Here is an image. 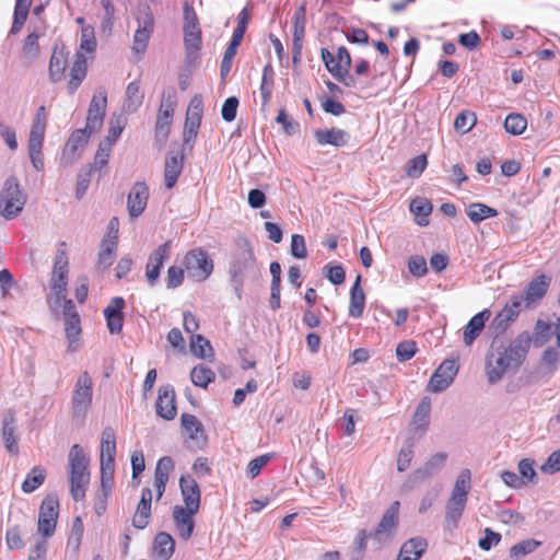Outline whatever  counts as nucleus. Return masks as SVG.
Segmentation results:
<instances>
[{"label":"nucleus","mask_w":560,"mask_h":560,"mask_svg":"<svg viewBox=\"0 0 560 560\" xmlns=\"http://www.w3.org/2000/svg\"><path fill=\"white\" fill-rule=\"evenodd\" d=\"M530 337L532 342L536 348L542 347L551 337V326L547 322L538 319L535 323L534 332Z\"/></svg>","instance_id":"obj_45"},{"label":"nucleus","mask_w":560,"mask_h":560,"mask_svg":"<svg viewBox=\"0 0 560 560\" xmlns=\"http://www.w3.org/2000/svg\"><path fill=\"white\" fill-rule=\"evenodd\" d=\"M458 369L459 365L457 364V360H444L432 374L428 384V390L431 393H441L448 388L453 383Z\"/></svg>","instance_id":"obj_12"},{"label":"nucleus","mask_w":560,"mask_h":560,"mask_svg":"<svg viewBox=\"0 0 560 560\" xmlns=\"http://www.w3.org/2000/svg\"><path fill=\"white\" fill-rule=\"evenodd\" d=\"M470 487L471 472L468 468H465L458 474L446 503L445 527L448 530L457 527L467 503Z\"/></svg>","instance_id":"obj_3"},{"label":"nucleus","mask_w":560,"mask_h":560,"mask_svg":"<svg viewBox=\"0 0 560 560\" xmlns=\"http://www.w3.org/2000/svg\"><path fill=\"white\" fill-rule=\"evenodd\" d=\"M67 55L68 54L65 51V48H54L49 61V78L52 82L61 80L67 67Z\"/></svg>","instance_id":"obj_34"},{"label":"nucleus","mask_w":560,"mask_h":560,"mask_svg":"<svg viewBox=\"0 0 560 560\" xmlns=\"http://www.w3.org/2000/svg\"><path fill=\"white\" fill-rule=\"evenodd\" d=\"M80 48L86 52H94L96 49V39L94 35V27L91 25H83L81 28V44Z\"/></svg>","instance_id":"obj_55"},{"label":"nucleus","mask_w":560,"mask_h":560,"mask_svg":"<svg viewBox=\"0 0 560 560\" xmlns=\"http://www.w3.org/2000/svg\"><path fill=\"white\" fill-rule=\"evenodd\" d=\"M174 113H170V110H164V108L159 109L158 119L155 124V138L160 143H164L168 137L170 128L172 124Z\"/></svg>","instance_id":"obj_38"},{"label":"nucleus","mask_w":560,"mask_h":560,"mask_svg":"<svg viewBox=\"0 0 560 560\" xmlns=\"http://www.w3.org/2000/svg\"><path fill=\"white\" fill-rule=\"evenodd\" d=\"M137 23L138 27L133 36L132 50L136 54H143L148 47L154 27V18L149 11V8L138 12Z\"/></svg>","instance_id":"obj_13"},{"label":"nucleus","mask_w":560,"mask_h":560,"mask_svg":"<svg viewBox=\"0 0 560 560\" xmlns=\"http://www.w3.org/2000/svg\"><path fill=\"white\" fill-rule=\"evenodd\" d=\"M201 33L200 26H199V20L197 16V13L195 12V9L191 4L188 2H185L184 4V25H183V33Z\"/></svg>","instance_id":"obj_48"},{"label":"nucleus","mask_w":560,"mask_h":560,"mask_svg":"<svg viewBox=\"0 0 560 560\" xmlns=\"http://www.w3.org/2000/svg\"><path fill=\"white\" fill-rule=\"evenodd\" d=\"M126 125L122 115L113 114L108 121V135L103 142H108L110 147L118 140Z\"/></svg>","instance_id":"obj_46"},{"label":"nucleus","mask_w":560,"mask_h":560,"mask_svg":"<svg viewBox=\"0 0 560 560\" xmlns=\"http://www.w3.org/2000/svg\"><path fill=\"white\" fill-rule=\"evenodd\" d=\"M257 260L250 242L238 236L234 241V250L229 266L230 280L238 299L242 296V287L245 278L256 275Z\"/></svg>","instance_id":"obj_2"},{"label":"nucleus","mask_w":560,"mask_h":560,"mask_svg":"<svg viewBox=\"0 0 560 560\" xmlns=\"http://www.w3.org/2000/svg\"><path fill=\"white\" fill-rule=\"evenodd\" d=\"M171 252V242H165L160 245L153 253H151L145 270L148 283L153 287L160 277L161 268L164 260L168 258Z\"/></svg>","instance_id":"obj_18"},{"label":"nucleus","mask_w":560,"mask_h":560,"mask_svg":"<svg viewBox=\"0 0 560 560\" xmlns=\"http://www.w3.org/2000/svg\"><path fill=\"white\" fill-rule=\"evenodd\" d=\"M491 312L483 310L472 316L464 328V343L469 347L478 338L485 328L486 323L489 320Z\"/></svg>","instance_id":"obj_25"},{"label":"nucleus","mask_w":560,"mask_h":560,"mask_svg":"<svg viewBox=\"0 0 560 560\" xmlns=\"http://www.w3.org/2000/svg\"><path fill=\"white\" fill-rule=\"evenodd\" d=\"M59 501L56 495L48 494L42 502L37 522L38 532L50 537L56 529L58 517Z\"/></svg>","instance_id":"obj_10"},{"label":"nucleus","mask_w":560,"mask_h":560,"mask_svg":"<svg viewBox=\"0 0 560 560\" xmlns=\"http://www.w3.org/2000/svg\"><path fill=\"white\" fill-rule=\"evenodd\" d=\"M70 468V492L74 501H81L90 482L89 458L79 444L72 445L68 454Z\"/></svg>","instance_id":"obj_4"},{"label":"nucleus","mask_w":560,"mask_h":560,"mask_svg":"<svg viewBox=\"0 0 560 560\" xmlns=\"http://www.w3.org/2000/svg\"><path fill=\"white\" fill-rule=\"evenodd\" d=\"M431 401L430 398L423 397L418 404L409 424V436L420 439L424 435L430 424Z\"/></svg>","instance_id":"obj_15"},{"label":"nucleus","mask_w":560,"mask_h":560,"mask_svg":"<svg viewBox=\"0 0 560 560\" xmlns=\"http://www.w3.org/2000/svg\"><path fill=\"white\" fill-rule=\"evenodd\" d=\"M477 118L475 113L469 110H463L457 115L454 121V128L456 131L467 133L476 125Z\"/></svg>","instance_id":"obj_53"},{"label":"nucleus","mask_w":560,"mask_h":560,"mask_svg":"<svg viewBox=\"0 0 560 560\" xmlns=\"http://www.w3.org/2000/svg\"><path fill=\"white\" fill-rule=\"evenodd\" d=\"M197 513L198 512L194 510H187L182 505H175L173 508V520L176 530L178 536L185 541L192 536L195 528L194 515Z\"/></svg>","instance_id":"obj_19"},{"label":"nucleus","mask_w":560,"mask_h":560,"mask_svg":"<svg viewBox=\"0 0 560 560\" xmlns=\"http://www.w3.org/2000/svg\"><path fill=\"white\" fill-rule=\"evenodd\" d=\"M315 138L322 145L343 147L348 142L349 135L345 130L337 128L319 129L315 131Z\"/></svg>","instance_id":"obj_32"},{"label":"nucleus","mask_w":560,"mask_h":560,"mask_svg":"<svg viewBox=\"0 0 560 560\" xmlns=\"http://www.w3.org/2000/svg\"><path fill=\"white\" fill-rule=\"evenodd\" d=\"M236 51H237V47L234 46V44H229L225 51H224V55H223V58H222V61H221V68H220V75L222 79H225L231 69H232V63H233V59L236 55Z\"/></svg>","instance_id":"obj_60"},{"label":"nucleus","mask_w":560,"mask_h":560,"mask_svg":"<svg viewBox=\"0 0 560 560\" xmlns=\"http://www.w3.org/2000/svg\"><path fill=\"white\" fill-rule=\"evenodd\" d=\"M184 264L189 277L196 281L206 280L213 271V261L201 248L189 250L185 255Z\"/></svg>","instance_id":"obj_9"},{"label":"nucleus","mask_w":560,"mask_h":560,"mask_svg":"<svg viewBox=\"0 0 560 560\" xmlns=\"http://www.w3.org/2000/svg\"><path fill=\"white\" fill-rule=\"evenodd\" d=\"M191 353L200 359H213V349L208 339L202 335H194L190 341Z\"/></svg>","instance_id":"obj_40"},{"label":"nucleus","mask_w":560,"mask_h":560,"mask_svg":"<svg viewBox=\"0 0 560 560\" xmlns=\"http://www.w3.org/2000/svg\"><path fill=\"white\" fill-rule=\"evenodd\" d=\"M42 35L43 33L34 30L26 36L22 47V54L27 63L34 62L39 57L40 47L38 39Z\"/></svg>","instance_id":"obj_36"},{"label":"nucleus","mask_w":560,"mask_h":560,"mask_svg":"<svg viewBox=\"0 0 560 560\" xmlns=\"http://www.w3.org/2000/svg\"><path fill=\"white\" fill-rule=\"evenodd\" d=\"M250 15L247 8H244L237 16V26L235 27L230 44L238 47L243 40Z\"/></svg>","instance_id":"obj_49"},{"label":"nucleus","mask_w":560,"mask_h":560,"mask_svg":"<svg viewBox=\"0 0 560 560\" xmlns=\"http://www.w3.org/2000/svg\"><path fill=\"white\" fill-rule=\"evenodd\" d=\"M214 372L210 368L202 364L195 366L190 372V380L195 386L206 388L211 382L214 381Z\"/></svg>","instance_id":"obj_41"},{"label":"nucleus","mask_w":560,"mask_h":560,"mask_svg":"<svg viewBox=\"0 0 560 560\" xmlns=\"http://www.w3.org/2000/svg\"><path fill=\"white\" fill-rule=\"evenodd\" d=\"M503 126L506 132L518 136L525 131L527 121L523 115L512 113L506 116Z\"/></svg>","instance_id":"obj_47"},{"label":"nucleus","mask_w":560,"mask_h":560,"mask_svg":"<svg viewBox=\"0 0 560 560\" xmlns=\"http://www.w3.org/2000/svg\"><path fill=\"white\" fill-rule=\"evenodd\" d=\"M416 342L411 340L399 342L396 347V355L400 362L410 360L416 354Z\"/></svg>","instance_id":"obj_64"},{"label":"nucleus","mask_w":560,"mask_h":560,"mask_svg":"<svg viewBox=\"0 0 560 560\" xmlns=\"http://www.w3.org/2000/svg\"><path fill=\"white\" fill-rule=\"evenodd\" d=\"M91 133L86 128L77 129L71 133L62 152V160L66 163L72 164L80 158L81 151L88 143Z\"/></svg>","instance_id":"obj_16"},{"label":"nucleus","mask_w":560,"mask_h":560,"mask_svg":"<svg viewBox=\"0 0 560 560\" xmlns=\"http://www.w3.org/2000/svg\"><path fill=\"white\" fill-rule=\"evenodd\" d=\"M175 549L173 537L166 532H160L153 542V557L155 560H168Z\"/></svg>","instance_id":"obj_29"},{"label":"nucleus","mask_w":560,"mask_h":560,"mask_svg":"<svg viewBox=\"0 0 560 560\" xmlns=\"http://www.w3.org/2000/svg\"><path fill=\"white\" fill-rule=\"evenodd\" d=\"M273 78V69L270 63H267L262 70V78L260 84V94L262 97V106H266L271 96V85Z\"/></svg>","instance_id":"obj_52"},{"label":"nucleus","mask_w":560,"mask_h":560,"mask_svg":"<svg viewBox=\"0 0 560 560\" xmlns=\"http://www.w3.org/2000/svg\"><path fill=\"white\" fill-rule=\"evenodd\" d=\"M498 211L485 203H471L467 209V215L474 223H479L487 218L495 217Z\"/></svg>","instance_id":"obj_43"},{"label":"nucleus","mask_w":560,"mask_h":560,"mask_svg":"<svg viewBox=\"0 0 560 560\" xmlns=\"http://www.w3.org/2000/svg\"><path fill=\"white\" fill-rule=\"evenodd\" d=\"M179 487L185 509L198 512L200 508V489L197 481L190 475L182 476Z\"/></svg>","instance_id":"obj_23"},{"label":"nucleus","mask_w":560,"mask_h":560,"mask_svg":"<svg viewBox=\"0 0 560 560\" xmlns=\"http://www.w3.org/2000/svg\"><path fill=\"white\" fill-rule=\"evenodd\" d=\"M184 163V153L183 152H168L165 156V167H164V180L165 187L171 189L175 186L178 176L182 173Z\"/></svg>","instance_id":"obj_24"},{"label":"nucleus","mask_w":560,"mask_h":560,"mask_svg":"<svg viewBox=\"0 0 560 560\" xmlns=\"http://www.w3.org/2000/svg\"><path fill=\"white\" fill-rule=\"evenodd\" d=\"M151 516V503H141L137 505L136 513L132 517V525L138 529H143L149 524Z\"/></svg>","instance_id":"obj_54"},{"label":"nucleus","mask_w":560,"mask_h":560,"mask_svg":"<svg viewBox=\"0 0 560 560\" xmlns=\"http://www.w3.org/2000/svg\"><path fill=\"white\" fill-rule=\"evenodd\" d=\"M174 469V460L170 456H164L159 459L155 471L154 479H162L168 481V477L171 471Z\"/></svg>","instance_id":"obj_58"},{"label":"nucleus","mask_w":560,"mask_h":560,"mask_svg":"<svg viewBox=\"0 0 560 560\" xmlns=\"http://www.w3.org/2000/svg\"><path fill=\"white\" fill-rule=\"evenodd\" d=\"M447 453L439 452L432 455L421 467L415 469L407 478L404 488L413 489L416 486L435 476L445 466Z\"/></svg>","instance_id":"obj_8"},{"label":"nucleus","mask_w":560,"mask_h":560,"mask_svg":"<svg viewBox=\"0 0 560 560\" xmlns=\"http://www.w3.org/2000/svg\"><path fill=\"white\" fill-rule=\"evenodd\" d=\"M116 434L112 427H105L101 439V463L115 464Z\"/></svg>","instance_id":"obj_31"},{"label":"nucleus","mask_w":560,"mask_h":560,"mask_svg":"<svg viewBox=\"0 0 560 560\" xmlns=\"http://www.w3.org/2000/svg\"><path fill=\"white\" fill-rule=\"evenodd\" d=\"M125 300L120 296L112 299L110 304L104 310L107 328L112 335H118L122 330Z\"/></svg>","instance_id":"obj_22"},{"label":"nucleus","mask_w":560,"mask_h":560,"mask_svg":"<svg viewBox=\"0 0 560 560\" xmlns=\"http://www.w3.org/2000/svg\"><path fill=\"white\" fill-rule=\"evenodd\" d=\"M532 343L528 331L518 334L509 346L503 340L493 339L485 362V372L490 384H495L508 373H516L525 362Z\"/></svg>","instance_id":"obj_1"},{"label":"nucleus","mask_w":560,"mask_h":560,"mask_svg":"<svg viewBox=\"0 0 560 560\" xmlns=\"http://www.w3.org/2000/svg\"><path fill=\"white\" fill-rule=\"evenodd\" d=\"M202 45L201 33L184 34L185 63L195 67L200 58Z\"/></svg>","instance_id":"obj_27"},{"label":"nucleus","mask_w":560,"mask_h":560,"mask_svg":"<svg viewBox=\"0 0 560 560\" xmlns=\"http://www.w3.org/2000/svg\"><path fill=\"white\" fill-rule=\"evenodd\" d=\"M65 331L69 341L68 350L74 352L80 348L79 336L81 334L80 318L65 320Z\"/></svg>","instance_id":"obj_42"},{"label":"nucleus","mask_w":560,"mask_h":560,"mask_svg":"<svg viewBox=\"0 0 560 560\" xmlns=\"http://www.w3.org/2000/svg\"><path fill=\"white\" fill-rule=\"evenodd\" d=\"M290 254L296 259H305L307 257V248L303 235L293 234L291 236Z\"/></svg>","instance_id":"obj_57"},{"label":"nucleus","mask_w":560,"mask_h":560,"mask_svg":"<svg viewBox=\"0 0 560 560\" xmlns=\"http://www.w3.org/2000/svg\"><path fill=\"white\" fill-rule=\"evenodd\" d=\"M540 546V541L535 539H526L518 544H515L510 549V557L513 559H521L528 553H532Z\"/></svg>","instance_id":"obj_51"},{"label":"nucleus","mask_w":560,"mask_h":560,"mask_svg":"<svg viewBox=\"0 0 560 560\" xmlns=\"http://www.w3.org/2000/svg\"><path fill=\"white\" fill-rule=\"evenodd\" d=\"M399 506L400 503L398 501H394L383 514L375 530L370 533L371 538L378 547L390 542L394 538L395 530L398 526Z\"/></svg>","instance_id":"obj_7"},{"label":"nucleus","mask_w":560,"mask_h":560,"mask_svg":"<svg viewBox=\"0 0 560 560\" xmlns=\"http://www.w3.org/2000/svg\"><path fill=\"white\" fill-rule=\"evenodd\" d=\"M68 258L66 253L58 250L55 256L51 289L55 294V305L59 306L67 292Z\"/></svg>","instance_id":"obj_11"},{"label":"nucleus","mask_w":560,"mask_h":560,"mask_svg":"<svg viewBox=\"0 0 560 560\" xmlns=\"http://www.w3.org/2000/svg\"><path fill=\"white\" fill-rule=\"evenodd\" d=\"M237 107H238L237 97L236 96L228 97L222 105V109H221L222 119L228 122L233 121L236 117Z\"/></svg>","instance_id":"obj_63"},{"label":"nucleus","mask_w":560,"mask_h":560,"mask_svg":"<svg viewBox=\"0 0 560 560\" xmlns=\"http://www.w3.org/2000/svg\"><path fill=\"white\" fill-rule=\"evenodd\" d=\"M410 211L416 215V221L419 225L424 226L429 224L428 217L432 212V203L424 198H415L410 202Z\"/></svg>","instance_id":"obj_37"},{"label":"nucleus","mask_w":560,"mask_h":560,"mask_svg":"<svg viewBox=\"0 0 560 560\" xmlns=\"http://www.w3.org/2000/svg\"><path fill=\"white\" fill-rule=\"evenodd\" d=\"M180 424L188 438L197 443V445L206 442L203 434V425L198 418L190 413H183L180 417Z\"/></svg>","instance_id":"obj_30"},{"label":"nucleus","mask_w":560,"mask_h":560,"mask_svg":"<svg viewBox=\"0 0 560 560\" xmlns=\"http://www.w3.org/2000/svg\"><path fill=\"white\" fill-rule=\"evenodd\" d=\"M428 164V160L425 154H420L413 159H411L406 167V174L407 176L411 178H418L422 172L424 171L425 166Z\"/></svg>","instance_id":"obj_56"},{"label":"nucleus","mask_w":560,"mask_h":560,"mask_svg":"<svg viewBox=\"0 0 560 560\" xmlns=\"http://www.w3.org/2000/svg\"><path fill=\"white\" fill-rule=\"evenodd\" d=\"M2 440L5 450L11 455H18L19 445L16 438L15 417L11 411L5 413L2 419Z\"/></svg>","instance_id":"obj_26"},{"label":"nucleus","mask_w":560,"mask_h":560,"mask_svg":"<svg viewBox=\"0 0 560 560\" xmlns=\"http://www.w3.org/2000/svg\"><path fill=\"white\" fill-rule=\"evenodd\" d=\"M416 445V439L413 436H408L402 444V447L400 448L398 456H397V469L398 471L402 472L406 471L411 464V460L413 458L415 448Z\"/></svg>","instance_id":"obj_39"},{"label":"nucleus","mask_w":560,"mask_h":560,"mask_svg":"<svg viewBox=\"0 0 560 560\" xmlns=\"http://www.w3.org/2000/svg\"><path fill=\"white\" fill-rule=\"evenodd\" d=\"M86 58L82 52L78 51L74 55L73 65L70 70V77H73L74 79H84L86 75Z\"/></svg>","instance_id":"obj_62"},{"label":"nucleus","mask_w":560,"mask_h":560,"mask_svg":"<svg viewBox=\"0 0 560 560\" xmlns=\"http://www.w3.org/2000/svg\"><path fill=\"white\" fill-rule=\"evenodd\" d=\"M46 477V471L40 466H35L27 475L26 479L22 483V490L25 493L35 491L39 486L43 485Z\"/></svg>","instance_id":"obj_44"},{"label":"nucleus","mask_w":560,"mask_h":560,"mask_svg":"<svg viewBox=\"0 0 560 560\" xmlns=\"http://www.w3.org/2000/svg\"><path fill=\"white\" fill-rule=\"evenodd\" d=\"M107 105V93L105 89L101 88L93 95L86 117L85 128L90 130V132L97 131L102 125L106 113Z\"/></svg>","instance_id":"obj_14"},{"label":"nucleus","mask_w":560,"mask_h":560,"mask_svg":"<svg viewBox=\"0 0 560 560\" xmlns=\"http://www.w3.org/2000/svg\"><path fill=\"white\" fill-rule=\"evenodd\" d=\"M427 540L422 537L410 538L400 547L397 560H419L427 550Z\"/></svg>","instance_id":"obj_28"},{"label":"nucleus","mask_w":560,"mask_h":560,"mask_svg":"<svg viewBox=\"0 0 560 560\" xmlns=\"http://www.w3.org/2000/svg\"><path fill=\"white\" fill-rule=\"evenodd\" d=\"M116 250L117 235H113L112 238H104L98 253L97 268L105 270L110 267L114 261Z\"/></svg>","instance_id":"obj_35"},{"label":"nucleus","mask_w":560,"mask_h":560,"mask_svg":"<svg viewBox=\"0 0 560 560\" xmlns=\"http://www.w3.org/2000/svg\"><path fill=\"white\" fill-rule=\"evenodd\" d=\"M408 269L413 277H423L428 272L427 260L423 256H411L408 260Z\"/></svg>","instance_id":"obj_61"},{"label":"nucleus","mask_w":560,"mask_h":560,"mask_svg":"<svg viewBox=\"0 0 560 560\" xmlns=\"http://www.w3.org/2000/svg\"><path fill=\"white\" fill-rule=\"evenodd\" d=\"M26 200L27 196L21 189L18 178H7L0 192V215L5 220L15 219L22 212Z\"/></svg>","instance_id":"obj_5"},{"label":"nucleus","mask_w":560,"mask_h":560,"mask_svg":"<svg viewBox=\"0 0 560 560\" xmlns=\"http://www.w3.org/2000/svg\"><path fill=\"white\" fill-rule=\"evenodd\" d=\"M551 279L545 275L533 279L526 287L522 296L524 298V307L533 308L545 296Z\"/></svg>","instance_id":"obj_20"},{"label":"nucleus","mask_w":560,"mask_h":560,"mask_svg":"<svg viewBox=\"0 0 560 560\" xmlns=\"http://www.w3.org/2000/svg\"><path fill=\"white\" fill-rule=\"evenodd\" d=\"M92 398L93 382L90 374L84 371L78 376L75 382L71 399L72 417L75 419L85 418L92 406Z\"/></svg>","instance_id":"obj_6"},{"label":"nucleus","mask_w":560,"mask_h":560,"mask_svg":"<svg viewBox=\"0 0 560 560\" xmlns=\"http://www.w3.org/2000/svg\"><path fill=\"white\" fill-rule=\"evenodd\" d=\"M361 276L358 275L357 279L350 290V306H349V315L351 317L358 318L362 316L365 303V294L360 285Z\"/></svg>","instance_id":"obj_33"},{"label":"nucleus","mask_w":560,"mask_h":560,"mask_svg":"<svg viewBox=\"0 0 560 560\" xmlns=\"http://www.w3.org/2000/svg\"><path fill=\"white\" fill-rule=\"evenodd\" d=\"M112 147L108 142H100L97 151L95 153L94 163L91 164L92 170H101L102 167L106 166L109 159Z\"/></svg>","instance_id":"obj_59"},{"label":"nucleus","mask_w":560,"mask_h":560,"mask_svg":"<svg viewBox=\"0 0 560 560\" xmlns=\"http://www.w3.org/2000/svg\"><path fill=\"white\" fill-rule=\"evenodd\" d=\"M156 413L165 420H173L176 416L175 390L171 385L161 386L155 402Z\"/></svg>","instance_id":"obj_21"},{"label":"nucleus","mask_w":560,"mask_h":560,"mask_svg":"<svg viewBox=\"0 0 560 560\" xmlns=\"http://www.w3.org/2000/svg\"><path fill=\"white\" fill-rule=\"evenodd\" d=\"M149 199V188L144 182H137L131 187L128 198V213L131 219L138 218L145 209Z\"/></svg>","instance_id":"obj_17"},{"label":"nucleus","mask_w":560,"mask_h":560,"mask_svg":"<svg viewBox=\"0 0 560 560\" xmlns=\"http://www.w3.org/2000/svg\"><path fill=\"white\" fill-rule=\"evenodd\" d=\"M143 101V94L140 92L138 82H130L126 89V104L127 108L135 112L140 107Z\"/></svg>","instance_id":"obj_50"}]
</instances>
